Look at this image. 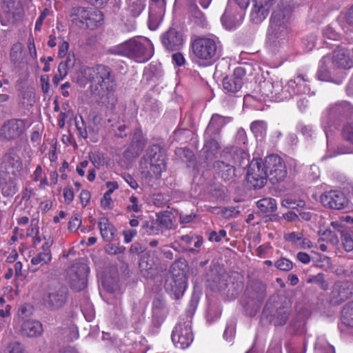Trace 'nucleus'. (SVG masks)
<instances>
[{
    "mask_svg": "<svg viewBox=\"0 0 353 353\" xmlns=\"http://www.w3.org/2000/svg\"><path fill=\"white\" fill-rule=\"evenodd\" d=\"M292 10L290 7L279 6L270 19L268 39L274 47L285 46L291 31Z\"/></svg>",
    "mask_w": 353,
    "mask_h": 353,
    "instance_id": "obj_1",
    "label": "nucleus"
},
{
    "mask_svg": "<svg viewBox=\"0 0 353 353\" xmlns=\"http://www.w3.org/2000/svg\"><path fill=\"white\" fill-rule=\"evenodd\" d=\"M90 91L99 99L114 92L117 88L116 77L111 68L99 64L88 69Z\"/></svg>",
    "mask_w": 353,
    "mask_h": 353,
    "instance_id": "obj_2",
    "label": "nucleus"
},
{
    "mask_svg": "<svg viewBox=\"0 0 353 353\" xmlns=\"http://www.w3.org/2000/svg\"><path fill=\"white\" fill-rule=\"evenodd\" d=\"M285 176L286 171L285 165L280 157L271 154L265 159H253L248 168L246 176Z\"/></svg>",
    "mask_w": 353,
    "mask_h": 353,
    "instance_id": "obj_3",
    "label": "nucleus"
},
{
    "mask_svg": "<svg viewBox=\"0 0 353 353\" xmlns=\"http://www.w3.org/2000/svg\"><path fill=\"white\" fill-rule=\"evenodd\" d=\"M108 53L114 55L138 59L140 62L148 61L152 56L153 52L150 44L147 46L136 39H130L122 43L111 47Z\"/></svg>",
    "mask_w": 353,
    "mask_h": 353,
    "instance_id": "obj_4",
    "label": "nucleus"
},
{
    "mask_svg": "<svg viewBox=\"0 0 353 353\" xmlns=\"http://www.w3.org/2000/svg\"><path fill=\"white\" fill-rule=\"evenodd\" d=\"M165 170V155L159 144L150 145L140 161V170L144 176H158Z\"/></svg>",
    "mask_w": 353,
    "mask_h": 353,
    "instance_id": "obj_5",
    "label": "nucleus"
},
{
    "mask_svg": "<svg viewBox=\"0 0 353 353\" xmlns=\"http://www.w3.org/2000/svg\"><path fill=\"white\" fill-rule=\"evenodd\" d=\"M182 265L179 262L174 263L165 282V290L173 294L175 299L181 297L188 286L186 271L181 267Z\"/></svg>",
    "mask_w": 353,
    "mask_h": 353,
    "instance_id": "obj_6",
    "label": "nucleus"
},
{
    "mask_svg": "<svg viewBox=\"0 0 353 353\" xmlns=\"http://www.w3.org/2000/svg\"><path fill=\"white\" fill-rule=\"evenodd\" d=\"M192 49L195 57L205 63H211L219 57L217 42L213 38H196L192 43Z\"/></svg>",
    "mask_w": 353,
    "mask_h": 353,
    "instance_id": "obj_7",
    "label": "nucleus"
},
{
    "mask_svg": "<svg viewBox=\"0 0 353 353\" xmlns=\"http://www.w3.org/2000/svg\"><path fill=\"white\" fill-rule=\"evenodd\" d=\"M44 305L50 310L61 308L67 301V290L60 283L49 286L43 296Z\"/></svg>",
    "mask_w": 353,
    "mask_h": 353,
    "instance_id": "obj_8",
    "label": "nucleus"
},
{
    "mask_svg": "<svg viewBox=\"0 0 353 353\" xmlns=\"http://www.w3.org/2000/svg\"><path fill=\"white\" fill-rule=\"evenodd\" d=\"M27 119L12 118L6 121L0 128V139L6 141L16 140L27 130Z\"/></svg>",
    "mask_w": 353,
    "mask_h": 353,
    "instance_id": "obj_9",
    "label": "nucleus"
},
{
    "mask_svg": "<svg viewBox=\"0 0 353 353\" xmlns=\"http://www.w3.org/2000/svg\"><path fill=\"white\" fill-rule=\"evenodd\" d=\"M23 174L22 162L16 154L14 148H10L3 157L0 163V176Z\"/></svg>",
    "mask_w": 353,
    "mask_h": 353,
    "instance_id": "obj_10",
    "label": "nucleus"
},
{
    "mask_svg": "<svg viewBox=\"0 0 353 353\" xmlns=\"http://www.w3.org/2000/svg\"><path fill=\"white\" fill-rule=\"evenodd\" d=\"M1 23L3 26L14 23L23 16V8L20 0H2Z\"/></svg>",
    "mask_w": 353,
    "mask_h": 353,
    "instance_id": "obj_11",
    "label": "nucleus"
},
{
    "mask_svg": "<svg viewBox=\"0 0 353 353\" xmlns=\"http://www.w3.org/2000/svg\"><path fill=\"white\" fill-rule=\"evenodd\" d=\"M220 137H215L204 133V145L201 152L203 157L199 159V163L203 168H209L210 164L214 161L220 152Z\"/></svg>",
    "mask_w": 353,
    "mask_h": 353,
    "instance_id": "obj_12",
    "label": "nucleus"
},
{
    "mask_svg": "<svg viewBox=\"0 0 353 353\" xmlns=\"http://www.w3.org/2000/svg\"><path fill=\"white\" fill-rule=\"evenodd\" d=\"M193 339L190 321L179 323L172 331V341L176 348L181 350L188 348L192 344Z\"/></svg>",
    "mask_w": 353,
    "mask_h": 353,
    "instance_id": "obj_13",
    "label": "nucleus"
},
{
    "mask_svg": "<svg viewBox=\"0 0 353 353\" xmlns=\"http://www.w3.org/2000/svg\"><path fill=\"white\" fill-rule=\"evenodd\" d=\"M89 268L84 263L72 265L68 272V279L71 288L77 291L83 290L87 285Z\"/></svg>",
    "mask_w": 353,
    "mask_h": 353,
    "instance_id": "obj_14",
    "label": "nucleus"
},
{
    "mask_svg": "<svg viewBox=\"0 0 353 353\" xmlns=\"http://www.w3.org/2000/svg\"><path fill=\"white\" fill-rule=\"evenodd\" d=\"M320 200L325 207L334 210L344 209L348 204V199L345 194L338 190H332L322 194Z\"/></svg>",
    "mask_w": 353,
    "mask_h": 353,
    "instance_id": "obj_15",
    "label": "nucleus"
},
{
    "mask_svg": "<svg viewBox=\"0 0 353 353\" xmlns=\"http://www.w3.org/2000/svg\"><path fill=\"white\" fill-rule=\"evenodd\" d=\"M327 117L323 119V125L326 128L329 119H340L341 117L353 120V106L348 102L343 101L332 105L327 110Z\"/></svg>",
    "mask_w": 353,
    "mask_h": 353,
    "instance_id": "obj_16",
    "label": "nucleus"
},
{
    "mask_svg": "<svg viewBox=\"0 0 353 353\" xmlns=\"http://www.w3.org/2000/svg\"><path fill=\"white\" fill-rule=\"evenodd\" d=\"M146 145V139L141 130L135 129L128 148L123 152V157L128 161H132L139 156Z\"/></svg>",
    "mask_w": 353,
    "mask_h": 353,
    "instance_id": "obj_17",
    "label": "nucleus"
},
{
    "mask_svg": "<svg viewBox=\"0 0 353 353\" xmlns=\"http://www.w3.org/2000/svg\"><path fill=\"white\" fill-rule=\"evenodd\" d=\"M164 48L169 51L180 50L184 43L183 34L174 28H169L161 36Z\"/></svg>",
    "mask_w": 353,
    "mask_h": 353,
    "instance_id": "obj_18",
    "label": "nucleus"
},
{
    "mask_svg": "<svg viewBox=\"0 0 353 353\" xmlns=\"http://www.w3.org/2000/svg\"><path fill=\"white\" fill-rule=\"evenodd\" d=\"M245 75V70L242 67L234 69L232 75L227 76L223 79V89L230 93H236L242 88L243 79Z\"/></svg>",
    "mask_w": 353,
    "mask_h": 353,
    "instance_id": "obj_19",
    "label": "nucleus"
},
{
    "mask_svg": "<svg viewBox=\"0 0 353 353\" xmlns=\"http://www.w3.org/2000/svg\"><path fill=\"white\" fill-rule=\"evenodd\" d=\"M353 294V283L348 281H339L334 285L332 296L336 303L347 299Z\"/></svg>",
    "mask_w": 353,
    "mask_h": 353,
    "instance_id": "obj_20",
    "label": "nucleus"
},
{
    "mask_svg": "<svg viewBox=\"0 0 353 353\" xmlns=\"http://www.w3.org/2000/svg\"><path fill=\"white\" fill-rule=\"evenodd\" d=\"M232 153V158L234 162L238 163L239 165L249 167V155L247 152L240 148H234V147H226L220 153L221 159H227V156Z\"/></svg>",
    "mask_w": 353,
    "mask_h": 353,
    "instance_id": "obj_21",
    "label": "nucleus"
},
{
    "mask_svg": "<svg viewBox=\"0 0 353 353\" xmlns=\"http://www.w3.org/2000/svg\"><path fill=\"white\" fill-rule=\"evenodd\" d=\"M232 120L231 117H223L218 114L212 115L206 129L205 134L220 137L221 128Z\"/></svg>",
    "mask_w": 353,
    "mask_h": 353,
    "instance_id": "obj_22",
    "label": "nucleus"
},
{
    "mask_svg": "<svg viewBox=\"0 0 353 353\" xmlns=\"http://www.w3.org/2000/svg\"><path fill=\"white\" fill-rule=\"evenodd\" d=\"M329 60L330 58L325 56L323 57L321 60V65L316 74L317 78L321 81H330L336 84H341L344 79L343 72L336 78L333 77L325 65L326 62Z\"/></svg>",
    "mask_w": 353,
    "mask_h": 353,
    "instance_id": "obj_23",
    "label": "nucleus"
},
{
    "mask_svg": "<svg viewBox=\"0 0 353 353\" xmlns=\"http://www.w3.org/2000/svg\"><path fill=\"white\" fill-rule=\"evenodd\" d=\"M269 13V7L265 0H254L253 8L251 11V19L253 22L259 23L264 20Z\"/></svg>",
    "mask_w": 353,
    "mask_h": 353,
    "instance_id": "obj_24",
    "label": "nucleus"
},
{
    "mask_svg": "<svg viewBox=\"0 0 353 353\" xmlns=\"http://www.w3.org/2000/svg\"><path fill=\"white\" fill-rule=\"evenodd\" d=\"M21 332L23 336L37 337L43 333V326L42 324L37 320H26L21 324Z\"/></svg>",
    "mask_w": 353,
    "mask_h": 353,
    "instance_id": "obj_25",
    "label": "nucleus"
},
{
    "mask_svg": "<svg viewBox=\"0 0 353 353\" xmlns=\"http://www.w3.org/2000/svg\"><path fill=\"white\" fill-rule=\"evenodd\" d=\"M333 64L339 68L349 69L353 66V61L345 49L335 50L332 56Z\"/></svg>",
    "mask_w": 353,
    "mask_h": 353,
    "instance_id": "obj_26",
    "label": "nucleus"
},
{
    "mask_svg": "<svg viewBox=\"0 0 353 353\" xmlns=\"http://www.w3.org/2000/svg\"><path fill=\"white\" fill-rule=\"evenodd\" d=\"M210 166L205 168L213 170L215 174L218 175H221L222 176L236 175L234 166L228 161L223 160L214 161L210 164Z\"/></svg>",
    "mask_w": 353,
    "mask_h": 353,
    "instance_id": "obj_27",
    "label": "nucleus"
},
{
    "mask_svg": "<svg viewBox=\"0 0 353 353\" xmlns=\"http://www.w3.org/2000/svg\"><path fill=\"white\" fill-rule=\"evenodd\" d=\"M164 12L165 8L150 5L148 17V27L150 30H154L157 28Z\"/></svg>",
    "mask_w": 353,
    "mask_h": 353,
    "instance_id": "obj_28",
    "label": "nucleus"
},
{
    "mask_svg": "<svg viewBox=\"0 0 353 353\" xmlns=\"http://www.w3.org/2000/svg\"><path fill=\"white\" fill-rule=\"evenodd\" d=\"M285 241L292 243L301 248H310L312 247L311 241L306 238H304L302 232H292L284 234Z\"/></svg>",
    "mask_w": 353,
    "mask_h": 353,
    "instance_id": "obj_29",
    "label": "nucleus"
},
{
    "mask_svg": "<svg viewBox=\"0 0 353 353\" xmlns=\"http://www.w3.org/2000/svg\"><path fill=\"white\" fill-rule=\"evenodd\" d=\"M99 228L104 241H111L114 239L116 230L107 218L101 217L99 219Z\"/></svg>",
    "mask_w": 353,
    "mask_h": 353,
    "instance_id": "obj_30",
    "label": "nucleus"
},
{
    "mask_svg": "<svg viewBox=\"0 0 353 353\" xmlns=\"http://www.w3.org/2000/svg\"><path fill=\"white\" fill-rule=\"evenodd\" d=\"M17 190L16 183L11 178H0V190L3 196H12Z\"/></svg>",
    "mask_w": 353,
    "mask_h": 353,
    "instance_id": "obj_31",
    "label": "nucleus"
},
{
    "mask_svg": "<svg viewBox=\"0 0 353 353\" xmlns=\"http://www.w3.org/2000/svg\"><path fill=\"white\" fill-rule=\"evenodd\" d=\"M258 208L263 213H272L276 210V201L270 197L263 198L256 202Z\"/></svg>",
    "mask_w": 353,
    "mask_h": 353,
    "instance_id": "obj_32",
    "label": "nucleus"
},
{
    "mask_svg": "<svg viewBox=\"0 0 353 353\" xmlns=\"http://www.w3.org/2000/svg\"><path fill=\"white\" fill-rule=\"evenodd\" d=\"M128 11L133 17L139 16L145 7L143 0H128Z\"/></svg>",
    "mask_w": 353,
    "mask_h": 353,
    "instance_id": "obj_33",
    "label": "nucleus"
},
{
    "mask_svg": "<svg viewBox=\"0 0 353 353\" xmlns=\"http://www.w3.org/2000/svg\"><path fill=\"white\" fill-rule=\"evenodd\" d=\"M273 83V94L278 100H287L292 97V94L288 92V90H284L283 88L282 83L279 81H276Z\"/></svg>",
    "mask_w": 353,
    "mask_h": 353,
    "instance_id": "obj_34",
    "label": "nucleus"
},
{
    "mask_svg": "<svg viewBox=\"0 0 353 353\" xmlns=\"http://www.w3.org/2000/svg\"><path fill=\"white\" fill-rule=\"evenodd\" d=\"M341 322L347 327H353V302L345 305L341 313Z\"/></svg>",
    "mask_w": 353,
    "mask_h": 353,
    "instance_id": "obj_35",
    "label": "nucleus"
},
{
    "mask_svg": "<svg viewBox=\"0 0 353 353\" xmlns=\"http://www.w3.org/2000/svg\"><path fill=\"white\" fill-rule=\"evenodd\" d=\"M52 256L50 250H49V245H47V248H44V251L39 253L37 256H34L31 259V263L33 265H41L48 263L51 261Z\"/></svg>",
    "mask_w": 353,
    "mask_h": 353,
    "instance_id": "obj_36",
    "label": "nucleus"
},
{
    "mask_svg": "<svg viewBox=\"0 0 353 353\" xmlns=\"http://www.w3.org/2000/svg\"><path fill=\"white\" fill-rule=\"evenodd\" d=\"M267 183V178H246L243 185L248 190H256L262 188Z\"/></svg>",
    "mask_w": 353,
    "mask_h": 353,
    "instance_id": "obj_37",
    "label": "nucleus"
},
{
    "mask_svg": "<svg viewBox=\"0 0 353 353\" xmlns=\"http://www.w3.org/2000/svg\"><path fill=\"white\" fill-rule=\"evenodd\" d=\"M315 353H335L334 348L323 337H319L315 345Z\"/></svg>",
    "mask_w": 353,
    "mask_h": 353,
    "instance_id": "obj_38",
    "label": "nucleus"
},
{
    "mask_svg": "<svg viewBox=\"0 0 353 353\" xmlns=\"http://www.w3.org/2000/svg\"><path fill=\"white\" fill-rule=\"evenodd\" d=\"M266 123L263 121H256L250 125V130L256 137H263L266 133Z\"/></svg>",
    "mask_w": 353,
    "mask_h": 353,
    "instance_id": "obj_39",
    "label": "nucleus"
},
{
    "mask_svg": "<svg viewBox=\"0 0 353 353\" xmlns=\"http://www.w3.org/2000/svg\"><path fill=\"white\" fill-rule=\"evenodd\" d=\"M90 163L88 161H83L77 167V172L80 176H83L85 172H88L87 176H95V170L91 166H89Z\"/></svg>",
    "mask_w": 353,
    "mask_h": 353,
    "instance_id": "obj_40",
    "label": "nucleus"
},
{
    "mask_svg": "<svg viewBox=\"0 0 353 353\" xmlns=\"http://www.w3.org/2000/svg\"><path fill=\"white\" fill-rule=\"evenodd\" d=\"M260 89V93L262 96L266 97H270L273 98V83L270 81H263V82L260 83L259 85Z\"/></svg>",
    "mask_w": 353,
    "mask_h": 353,
    "instance_id": "obj_41",
    "label": "nucleus"
},
{
    "mask_svg": "<svg viewBox=\"0 0 353 353\" xmlns=\"http://www.w3.org/2000/svg\"><path fill=\"white\" fill-rule=\"evenodd\" d=\"M341 135L344 140L353 144V120L343 125Z\"/></svg>",
    "mask_w": 353,
    "mask_h": 353,
    "instance_id": "obj_42",
    "label": "nucleus"
},
{
    "mask_svg": "<svg viewBox=\"0 0 353 353\" xmlns=\"http://www.w3.org/2000/svg\"><path fill=\"white\" fill-rule=\"evenodd\" d=\"M192 17L195 19V23L199 26H203L205 23V18L203 13L196 6H192L190 8Z\"/></svg>",
    "mask_w": 353,
    "mask_h": 353,
    "instance_id": "obj_43",
    "label": "nucleus"
},
{
    "mask_svg": "<svg viewBox=\"0 0 353 353\" xmlns=\"http://www.w3.org/2000/svg\"><path fill=\"white\" fill-rule=\"evenodd\" d=\"M319 234L323 241L330 242L332 245H337L339 243L337 235L330 230H325L323 232L320 231Z\"/></svg>",
    "mask_w": 353,
    "mask_h": 353,
    "instance_id": "obj_44",
    "label": "nucleus"
},
{
    "mask_svg": "<svg viewBox=\"0 0 353 353\" xmlns=\"http://www.w3.org/2000/svg\"><path fill=\"white\" fill-rule=\"evenodd\" d=\"M91 164L96 168H99L105 163L103 155L99 152H94L90 155Z\"/></svg>",
    "mask_w": 353,
    "mask_h": 353,
    "instance_id": "obj_45",
    "label": "nucleus"
},
{
    "mask_svg": "<svg viewBox=\"0 0 353 353\" xmlns=\"http://www.w3.org/2000/svg\"><path fill=\"white\" fill-rule=\"evenodd\" d=\"M307 283H314L319 285L322 289L325 290L328 287L327 283L325 281L323 274H318L307 280Z\"/></svg>",
    "mask_w": 353,
    "mask_h": 353,
    "instance_id": "obj_46",
    "label": "nucleus"
},
{
    "mask_svg": "<svg viewBox=\"0 0 353 353\" xmlns=\"http://www.w3.org/2000/svg\"><path fill=\"white\" fill-rule=\"evenodd\" d=\"M75 125L79 132V136L84 139H86L88 137V133L85 125L81 116H80L79 119H78L77 118L75 119Z\"/></svg>",
    "mask_w": 353,
    "mask_h": 353,
    "instance_id": "obj_47",
    "label": "nucleus"
},
{
    "mask_svg": "<svg viewBox=\"0 0 353 353\" xmlns=\"http://www.w3.org/2000/svg\"><path fill=\"white\" fill-rule=\"evenodd\" d=\"M81 225V217L79 214L72 216L68 223V229L71 232H76Z\"/></svg>",
    "mask_w": 353,
    "mask_h": 353,
    "instance_id": "obj_48",
    "label": "nucleus"
},
{
    "mask_svg": "<svg viewBox=\"0 0 353 353\" xmlns=\"http://www.w3.org/2000/svg\"><path fill=\"white\" fill-rule=\"evenodd\" d=\"M275 266L281 270L289 271L292 268L293 265L290 260L283 258L276 262Z\"/></svg>",
    "mask_w": 353,
    "mask_h": 353,
    "instance_id": "obj_49",
    "label": "nucleus"
},
{
    "mask_svg": "<svg viewBox=\"0 0 353 353\" xmlns=\"http://www.w3.org/2000/svg\"><path fill=\"white\" fill-rule=\"evenodd\" d=\"M323 37L326 39L336 41L340 38V35L331 26H327L323 31Z\"/></svg>",
    "mask_w": 353,
    "mask_h": 353,
    "instance_id": "obj_50",
    "label": "nucleus"
},
{
    "mask_svg": "<svg viewBox=\"0 0 353 353\" xmlns=\"http://www.w3.org/2000/svg\"><path fill=\"white\" fill-rule=\"evenodd\" d=\"M343 246L345 251L351 252L353 250V239L347 234L341 235Z\"/></svg>",
    "mask_w": 353,
    "mask_h": 353,
    "instance_id": "obj_51",
    "label": "nucleus"
},
{
    "mask_svg": "<svg viewBox=\"0 0 353 353\" xmlns=\"http://www.w3.org/2000/svg\"><path fill=\"white\" fill-rule=\"evenodd\" d=\"M88 19L90 21V23H94L95 26H99L103 21V16L101 12L97 11L91 13Z\"/></svg>",
    "mask_w": 353,
    "mask_h": 353,
    "instance_id": "obj_52",
    "label": "nucleus"
},
{
    "mask_svg": "<svg viewBox=\"0 0 353 353\" xmlns=\"http://www.w3.org/2000/svg\"><path fill=\"white\" fill-rule=\"evenodd\" d=\"M176 153L181 158H185L189 161H191L194 157L192 151L188 148H179L176 150Z\"/></svg>",
    "mask_w": 353,
    "mask_h": 353,
    "instance_id": "obj_53",
    "label": "nucleus"
},
{
    "mask_svg": "<svg viewBox=\"0 0 353 353\" xmlns=\"http://www.w3.org/2000/svg\"><path fill=\"white\" fill-rule=\"evenodd\" d=\"M105 250L108 254L114 255L123 252L125 248L115 244H109L105 248Z\"/></svg>",
    "mask_w": 353,
    "mask_h": 353,
    "instance_id": "obj_54",
    "label": "nucleus"
},
{
    "mask_svg": "<svg viewBox=\"0 0 353 353\" xmlns=\"http://www.w3.org/2000/svg\"><path fill=\"white\" fill-rule=\"evenodd\" d=\"M165 310L163 307V303L160 300H155L153 303L152 314L154 316L159 317L165 313Z\"/></svg>",
    "mask_w": 353,
    "mask_h": 353,
    "instance_id": "obj_55",
    "label": "nucleus"
},
{
    "mask_svg": "<svg viewBox=\"0 0 353 353\" xmlns=\"http://www.w3.org/2000/svg\"><path fill=\"white\" fill-rule=\"evenodd\" d=\"M49 14H50V10L48 8H46L42 10V12H41L39 17H38V19L36 21L35 27H34L35 30L40 31L41 30V26H42L43 22Z\"/></svg>",
    "mask_w": 353,
    "mask_h": 353,
    "instance_id": "obj_56",
    "label": "nucleus"
},
{
    "mask_svg": "<svg viewBox=\"0 0 353 353\" xmlns=\"http://www.w3.org/2000/svg\"><path fill=\"white\" fill-rule=\"evenodd\" d=\"M268 353H282L281 342L279 339H274L271 342Z\"/></svg>",
    "mask_w": 353,
    "mask_h": 353,
    "instance_id": "obj_57",
    "label": "nucleus"
},
{
    "mask_svg": "<svg viewBox=\"0 0 353 353\" xmlns=\"http://www.w3.org/2000/svg\"><path fill=\"white\" fill-rule=\"evenodd\" d=\"M2 353H23V347L19 343H10Z\"/></svg>",
    "mask_w": 353,
    "mask_h": 353,
    "instance_id": "obj_58",
    "label": "nucleus"
},
{
    "mask_svg": "<svg viewBox=\"0 0 353 353\" xmlns=\"http://www.w3.org/2000/svg\"><path fill=\"white\" fill-rule=\"evenodd\" d=\"M235 334V327L233 323H230L226 325L225 332L223 333V337L224 339L228 341H230L234 336Z\"/></svg>",
    "mask_w": 353,
    "mask_h": 353,
    "instance_id": "obj_59",
    "label": "nucleus"
},
{
    "mask_svg": "<svg viewBox=\"0 0 353 353\" xmlns=\"http://www.w3.org/2000/svg\"><path fill=\"white\" fill-rule=\"evenodd\" d=\"M101 206L103 210H110L113 207V201L111 196L108 194H104L101 199Z\"/></svg>",
    "mask_w": 353,
    "mask_h": 353,
    "instance_id": "obj_60",
    "label": "nucleus"
},
{
    "mask_svg": "<svg viewBox=\"0 0 353 353\" xmlns=\"http://www.w3.org/2000/svg\"><path fill=\"white\" fill-rule=\"evenodd\" d=\"M131 204L127 206L128 212H138L141 210V208L138 204V199L134 196H131L129 199Z\"/></svg>",
    "mask_w": 353,
    "mask_h": 353,
    "instance_id": "obj_61",
    "label": "nucleus"
},
{
    "mask_svg": "<svg viewBox=\"0 0 353 353\" xmlns=\"http://www.w3.org/2000/svg\"><path fill=\"white\" fill-rule=\"evenodd\" d=\"M303 44L305 46L306 50H312L316 46V37L311 35L303 40Z\"/></svg>",
    "mask_w": 353,
    "mask_h": 353,
    "instance_id": "obj_62",
    "label": "nucleus"
},
{
    "mask_svg": "<svg viewBox=\"0 0 353 353\" xmlns=\"http://www.w3.org/2000/svg\"><path fill=\"white\" fill-rule=\"evenodd\" d=\"M226 236V232L224 230H221L219 233L216 232H211L209 239L216 242L220 241L223 238Z\"/></svg>",
    "mask_w": 353,
    "mask_h": 353,
    "instance_id": "obj_63",
    "label": "nucleus"
},
{
    "mask_svg": "<svg viewBox=\"0 0 353 353\" xmlns=\"http://www.w3.org/2000/svg\"><path fill=\"white\" fill-rule=\"evenodd\" d=\"M63 197L65 199V202L67 203H70L74 199V192L71 188L67 187L63 190Z\"/></svg>",
    "mask_w": 353,
    "mask_h": 353,
    "instance_id": "obj_64",
    "label": "nucleus"
}]
</instances>
